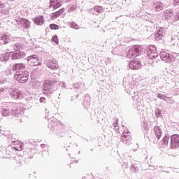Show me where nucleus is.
Listing matches in <instances>:
<instances>
[{"mask_svg":"<svg viewBox=\"0 0 179 179\" xmlns=\"http://www.w3.org/2000/svg\"><path fill=\"white\" fill-rule=\"evenodd\" d=\"M143 52V48L141 45H134L129 49L127 52V58H135V57H139Z\"/></svg>","mask_w":179,"mask_h":179,"instance_id":"nucleus-1","label":"nucleus"},{"mask_svg":"<svg viewBox=\"0 0 179 179\" xmlns=\"http://www.w3.org/2000/svg\"><path fill=\"white\" fill-rule=\"evenodd\" d=\"M27 61L31 66H39L41 65V60L37 55H34L27 57Z\"/></svg>","mask_w":179,"mask_h":179,"instance_id":"nucleus-2","label":"nucleus"},{"mask_svg":"<svg viewBox=\"0 0 179 179\" xmlns=\"http://www.w3.org/2000/svg\"><path fill=\"white\" fill-rule=\"evenodd\" d=\"M171 146L172 149L179 148V135L174 134L171 137Z\"/></svg>","mask_w":179,"mask_h":179,"instance_id":"nucleus-3","label":"nucleus"},{"mask_svg":"<svg viewBox=\"0 0 179 179\" xmlns=\"http://www.w3.org/2000/svg\"><path fill=\"white\" fill-rule=\"evenodd\" d=\"M24 57H26V53L20 51H15L11 55L12 59H21V58H24Z\"/></svg>","mask_w":179,"mask_h":179,"instance_id":"nucleus-4","label":"nucleus"},{"mask_svg":"<svg viewBox=\"0 0 179 179\" xmlns=\"http://www.w3.org/2000/svg\"><path fill=\"white\" fill-rule=\"evenodd\" d=\"M141 65L142 64H141V61L134 60V61L130 62L129 66V68H131V69L138 70L139 69V68H141Z\"/></svg>","mask_w":179,"mask_h":179,"instance_id":"nucleus-5","label":"nucleus"},{"mask_svg":"<svg viewBox=\"0 0 179 179\" xmlns=\"http://www.w3.org/2000/svg\"><path fill=\"white\" fill-rule=\"evenodd\" d=\"M148 55L151 57V58H157V52H156V47L150 45L149 47V50L148 51Z\"/></svg>","mask_w":179,"mask_h":179,"instance_id":"nucleus-6","label":"nucleus"},{"mask_svg":"<svg viewBox=\"0 0 179 179\" xmlns=\"http://www.w3.org/2000/svg\"><path fill=\"white\" fill-rule=\"evenodd\" d=\"M57 83V81L55 80H46L43 83V90L45 92L48 90L49 86H53V85H55Z\"/></svg>","mask_w":179,"mask_h":179,"instance_id":"nucleus-7","label":"nucleus"},{"mask_svg":"<svg viewBox=\"0 0 179 179\" xmlns=\"http://www.w3.org/2000/svg\"><path fill=\"white\" fill-rule=\"evenodd\" d=\"M10 94L13 99L17 100L22 96V92L19 90H11Z\"/></svg>","mask_w":179,"mask_h":179,"instance_id":"nucleus-8","label":"nucleus"},{"mask_svg":"<svg viewBox=\"0 0 179 179\" xmlns=\"http://www.w3.org/2000/svg\"><path fill=\"white\" fill-rule=\"evenodd\" d=\"M13 143H15V146L13 147L14 150H17V152H22L23 150V143L19 141H13Z\"/></svg>","mask_w":179,"mask_h":179,"instance_id":"nucleus-9","label":"nucleus"},{"mask_svg":"<svg viewBox=\"0 0 179 179\" xmlns=\"http://www.w3.org/2000/svg\"><path fill=\"white\" fill-rule=\"evenodd\" d=\"M48 67L50 68V69H57L58 68V64H57V62H55V60H50L48 63H47Z\"/></svg>","mask_w":179,"mask_h":179,"instance_id":"nucleus-10","label":"nucleus"},{"mask_svg":"<svg viewBox=\"0 0 179 179\" xmlns=\"http://www.w3.org/2000/svg\"><path fill=\"white\" fill-rule=\"evenodd\" d=\"M154 132L155 134V136H157V139L159 141L162 136V129L159 126H155L154 127Z\"/></svg>","mask_w":179,"mask_h":179,"instance_id":"nucleus-11","label":"nucleus"},{"mask_svg":"<svg viewBox=\"0 0 179 179\" xmlns=\"http://www.w3.org/2000/svg\"><path fill=\"white\" fill-rule=\"evenodd\" d=\"M62 3L61 1H50V8L53 9H58L61 6Z\"/></svg>","mask_w":179,"mask_h":179,"instance_id":"nucleus-12","label":"nucleus"},{"mask_svg":"<svg viewBox=\"0 0 179 179\" xmlns=\"http://www.w3.org/2000/svg\"><path fill=\"white\" fill-rule=\"evenodd\" d=\"M160 57L162 61H169L170 59V54L166 52H161Z\"/></svg>","mask_w":179,"mask_h":179,"instance_id":"nucleus-13","label":"nucleus"},{"mask_svg":"<svg viewBox=\"0 0 179 179\" xmlns=\"http://www.w3.org/2000/svg\"><path fill=\"white\" fill-rule=\"evenodd\" d=\"M16 80L20 83H26V82L29 80V78L27 76L23 77L22 75H20L16 78Z\"/></svg>","mask_w":179,"mask_h":179,"instance_id":"nucleus-14","label":"nucleus"},{"mask_svg":"<svg viewBox=\"0 0 179 179\" xmlns=\"http://www.w3.org/2000/svg\"><path fill=\"white\" fill-rule=\"evenodd\" d=\"M26 68V66L24 64L20 63V64H16L13 67V71H20L22 69H24Z\"/></svg>","mask_w":179,"mask_h":179,"instance_id":"nucleus-15","label":"nucleus"},{"mask_svg":"<svg viewBox=\"0 0 179 179\" xmlns=\"http://www.w3.org/2000/svg\"><path fill=\"white\" fill-rule=\"evenodd\" d=\"M35 24H37L38 26H41L43 23H44V20L43 19V16L41 17H37L34 20Z\"/></svg>","mask_w":179,"mask_h":179,"instance_id":"nucleus-16","label":"nucleus"},{"mask_svg":"<svg viewBox=\"0 0 179 179\" xmlns=\"http://www.w3.org/2000/svg\"><path fill=\"white\" fill-rule=\"evenodd\" d=\"M64 8L60 9L59 11L53 13L51 16V19H52V20H54L55 19H57V17H58V16H59V15H61V13H64Z\"/></svg>","mask_w":179,"mask_h":179,"instance_id":"nucleus-17","label":"nucleus"},{"mask_svg":"<svg viewBox=\"0 0 179 179\" xmlns=\"http://www.w3.org/2000/svg\"><path fill=\"white\" fill-rule=\"evenodd\" d=\"M2 40L4 41L5 44H8L9 43V36L8 35H3Z\"/></svg>","mask_w":179,"mask_h":179,"instance_id":"nucleus-18","label":"nucleus"},{"mask_svg":"<svg viewBox=\"0 0 179 179\" xmlns=\"http://www.w3.org/2000/svg\"><path fill=\"white\" fill-rule=\"evenodd\" d=\"M1 113L4 117H8V115H9L10 114V111L8 109H3Z\"/></svg>","mask_w":179,"mask_h":179,"instance_id":"nucleus-19","label":"nucleus"},{"mask_svg":"<svg viewBox=\"0 0 179 179\" xmlns=\"http://www.w3.org/2000/svg\"><path fill=\"white\" fill-rule=\"evenodd\" d=\"M50 28L51 30H58V29H59V27H58V25L55 24H51L50 25Z\"/></svg>","mask_w":179,"mask_h":179,"instance_id":"nucleus-20","label":"nucleus"},{"mask_svg":"<svg viewBox=\"0 0 179 179\" xmlns=\"http://www.w3.org/2000/svg\"><path fill=\"white\" fill-rule=\"evenodd\" d=\"M52 41H53V43H55V44H58L59 43V41L58 40V36L57 35L52 36Z\"/></svg>","mask_w":179,"mask_h":179,"instance_id":"nucleus-21","label":"nucleus"},{"mask_svg":"<svg viewBox=\"0 0 179 179\" xmlns=\"http://www.w3.org/2000/svg\"><path fill=\"white\" fill-rule=\"evenodd\" d=\"M157 97L161 99V100H166V99H167V96L162 94H157Z\"/></svg>","mask_w":179,"mask_h":179,"instance_id":"nucleus-22","label":"nucleus"},{"mask_svg":"<svg viewBox=\"0 0 179 179\" xmlns=\"http://www.w3.org/2000/svg\"><path fill=\"white\" fill-rule=\"evenodd\" d=\"M157 10H162L163 9V3L161 1L158 3V5L156 7Z\"/></svg>","mask_w":179,"mask_h":179,"instance_id":"nucleus-23","label":"nucleus"},{"mask_svg":"<svg viewBox=\"0 0 179 179\" xmlns=\"http://www.w3.org/2000/svg\"><path fill=\"white\" fill-rule=\"evenodd\" d=\"M169 138L167 136L164 137L163 142L164 145H169Z\"/></svg>","mask_w":179,"mask_h":179,"instance_id":"nucleus-24","label":"nucleus"},{"mask_svg":"<svg viewBox=\"0 0 179 179\" xmlns=\"http://www.w3.org/2000/svg\"><path fill=\"white\" fill-rule=\"evenodd\" d=\"M0 8H3V4L0 2Z\"/></svg>","mask_w":179,"mask_h":179,"instance_id":"nucleus-25","label":"nucleus"},{"mask_svg":"<svg viewBox=\"0 0 179 179\" xmlns=\"http://www.w3.org/2000/svg\"><path fill=\"white\" fill-rule=\"evenodd\" d=\"M66 1H71V0H66Z\"/></svg>","mask_w":179,"mask_h":179,"instance_id":"nucleus-26","label":"nucleus"},{"mask_svg":"<svg viewBox=\"0 0 179 179\" xmlns=\"http://www.w3.org/2000/svg\"><path fill=\"white\" fill-rule=\"evenodd\" d=\"M56 1H59V0H56Z\"/></svg>","mask_w":179,"mask_h":179,"instance_id":"nucleus-27","label":"nucleus"}]
</instances>
